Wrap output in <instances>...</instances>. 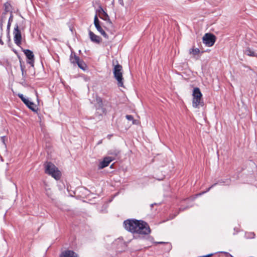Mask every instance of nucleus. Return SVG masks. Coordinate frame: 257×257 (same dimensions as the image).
Returning a JSON list of instances; mask_svg holds the SVG:
<instances>
[{"instance_id": "f257e3e1", "label": "nucleus", "mask_w": 257, "mask_h": 257, "mask_svg": "<svg viewBox=\"0 0 257 257\" xmlns=\"http://www.w3.org/2000/svg\"><path fill=\"white\" fill-rule=\"evenodd\" d=\"M123 224L126 230L133 234L148 235L151 233L149 224L141 220L127 219L124 221Z\"/></svg>"}, {"instance_id": "f03ea898", "label": "nucleus", "mask_w": 257, "mask_h": 257, "mask_svg": "<svg viewBox=\"0 0 257 257\" xmlns=\"http://www.w3.org/2000/svg\"><path fill=\"white\" fill-rule=\"evenodd\" d=\"M45 168L46 174L51 175L56 180H59L61 176L60 171L52 163L47 162L45 164Z\"/></svg>"}, {"instance_id": "7ed1b4c3", "label": "nucleus", "mask_w": 257, "mask_h": 257, "mask_svg": "<svg viewBox=\"0 0 257 257\" xmlns=\"http://www.w3.org/2000/svg\"><path fill=\"white\" fill-rule=\"evenodd\" d=\"M114 77L117 80L118 87H123V78L122 77V67L117 64L114 67L113 70Z\"/></svg>"}, {"instance_id": "20e7f679", "label": "nucleus", "mask_w": 257, "mask_h": 257, "mask_svg": "<svg viewBox=\"0 0 257 257\" xmlns=\"http://www.w3.org/2000/svg\"><path fill=\"white\" fill-rule=\"evenodd\" d=\"M202 94L200 90V89L198 87H196L194 89L193 91V101L192 105L194 107L197 108L200 104L203 103L202 101Z\"/></svg>"}, {"instance_id": "39448f33", "label": "nucleus", "mask_w": 257, "mask_h": 257, "mask_svg": "<svg viewBox=\"0 0 257 257\" xmlns=\"http://www.w3.org/2000/svg\"><path fill=\"white\" fill-rule=\"evenodd\" d=\"M215 36L211 33H206L203 37V42L208 47L213 46L215 42Z\"/></svg>"}, {"instance_id": "423d86ee", "label": "nucleus", "mask_w": 257, "mask_h": 257, "mask_svg": "<svg viewBox=\"0 0 257 257\" xmlns=\"http://www.w3.org/2000/svg\"><path fill=\"white\" fill-rule=\"evenodd\" d=\"M13 34L15 43L18 46L20 47L22 44V35L21 31L19 30V26L17 24L15 26Z\"/></svg>"}, {"instance_id": "0eeeda50", "label": "nucleus", "mask_w": 257, "mask_h": 257, "mask_svg": "<svg viewBox=\"0 0 257 257\" xmlns=\"http://www.w3.org/2000/svg\"><path fill=\"white\" fill-rule=\"evenodd\" d=\"M23 52L25 54L27 60V63L30 64L32 66H34V55L33 52L29 49H23Z\"/></svg>"}, {"instance_id": "6e6552de", "label": "nucleus", "mask_w": 257, "mask_h": 257, "mask_svg": "<svg viewBox=\"0 0 257 257\" xmlns=\"http://www.w3.org/2000/svg\"><path fill=\"white\" fill-rule=\"evenodd\" d=\"M94 24L97 30L105 38L108 39V36L105 32L103 30L100 25V22L97 18V15H95L94 20Z\"/></svg>"}, {"instance_id": "1a4fd4ad", "label": "nucleus", "mask_w": 257, "mask_h": 257, "mask_svg": "<svg viewBox=\"0 0 257 257\" xmlns=\"http://www.w3.org/2000/svg\"><path fill=\"white\" fill-rule=\"evenodd\" d=\"M114 160V158L109 157H105L103 158V160L100 162L98 165V169H102L108 166L109 164L112 161Z\"/></svg>"}, {"instance_id": "9d476101", "label": "nucleus", "mask_w": 257, "mask_h": 257, "mask_svg": "<svg viewBox=\"0 0 257 257\" xmlns=\"http://www.w3.org/2000/svg\"><path fill=\"white\" fill-rule=\"evenodd\" d=\"M99 16V17L103 19V20L109 22V23H111L109 17L107 14L103 10V9L100 7L98 10Z\"/></svg>"}, {"instance_id": "9b49d317", "label": "nucleus", "mask_w": 257, "mask_h": 257, "mask_svg": "<svg viewBox=\"0 0 257 257\" xmlns=\"http://www.w3.org/2000/svg\"><path fill=\"white\" fill-rule=\"evenodd\" d=\"M89 36L90 40L92 42L98 44L100 43V42L101 41V38L99 36L95 35L94 33H93L91 31H89Z\"/></svg>"}, {"instance_id": "f8f14e48", "label": "nucleus", "mask_w": 257, "mask_h": 257, "mask_svg": "<svg viewBox=\"0 0 257 257\" xmlns=\"http://www.w3.org/2000/svg\"><path fill=\"white\" fill-rule=\"evenodd\" d=\"M60 257H78V254L72 250H65L61 253Z\"/></svg>"}, {"instance_id": "ddd939ff", "label": "nucleus", "mask_w": 257, "mask_h": 257, "mask_svg": "<svg viewBox=\"0 0 257 257\" xmlns=\"http://www.w3.org/2000/svg\"><path fill=\"white\" fill-rule=\"evenodd\" d=\"M120 151L118 149L114 148L111 149L108 151V155H110L109 157L114 158V160L117 158V157L120 155Z\"/></svg>"}, {"instance_id": "4468645a", "label": "nucleus", "mask_w": 257, "mask_h": 257, "mask_svg": "<svg viewBox=\"0 0 257 257\" xmlns=\"http://www.w3.org/2000/svg\"><path fill=\"white\" fill-rule=\"evenodd\" d=\"M23 102L32 111H36V105L33 102L30 101L28 98H27Z\"/></svg>"}, {"instance_id": "2eb2a0df", "label": "nucleus", "mask_w": 257, "mask_h": 257, "mask_svg": "<svg viewBox=\"0 0 257 257\" xmlns=\"http://www.w3.org/2000/svg\"><path fill=\"white\" fill-rule=\"evenodd\" d=\"M225 183H226L225 181L222 180H219L218 181L217 183H215L213 184H212L210 187H209L205 191H203L201 193H200L198 195H201L203 194H204L205 193H206L207 192H208L212 188H213V187H214L215 186H216L217 184H219V185H223Z\"/></svg>"}, {"instance_id": "dca6fc26", "label": "nucleus", "mask_w": 257, "mask_h": 257, "mask_svg": "<svg viewBox=\"0 0 257 257\" xmlns=\"http://www.w3.org/2000/svg\"><path fill=\"white\" fill-rule=\"evenodd\" d=\"M44 187L46 191V194L48 197L51 198L53 193L51 190V189L49 187L48 185L45 182L44 183Z\"/></svg>"}, {"instance_id": "f3484780", "label": "nucleus", "mask_w": 257, "mask_h": 257, "mask_svg": "<svg viewBox=\"0 0 257 257\" xmlns=\"http://www.w3.org/2000/svg\"><path fill=\"white\" fill-rule=\"evenodd\" d=\"M79 57L75 53H71L70 57V61L72 63L75 64L79 60Z\"/></svg>"}, {"instance_id": "a211bd4d", "label": "nucleus", "mask_w": 257, "mask_h": 257, "mask_svg": "<svg viewBox=\"0 0 257 257\" xmlns=\"http://www.w3.org/2000/svg\"><path fill=\"white\" fill-rule=\"evenodd\" d=\"M244 53L249 56L256 57L257 55L255 53L249 48H247L244 52Z\"/></svg>"}, {"instance_id": "6ab92c4d", "label": "nucleus", "mask_w": 257, "mask_h": 257, "mask_svg": "<svg viewBox=\"0 0 257 257\" xmlns=\"http://www.w3.org/2000/svg\"><path fill=\"white\" fill-rule=\"evenodd\" d=\"M20 67L21 70L22 71V75L23 76V79L25 81L26 80V77H27V73L26 71L25 70V66L24 65H23L21 61H20Z\"/></svg>"}, {"instance_id": "aec40b11", "label": "nucleus", "mask_w": 257, "mask_h": 257, "mask_svg": "<svg viewBox=\"0 0 257 257\" xmlns=\"http://www.w3.org/2000/svg\"><path fill=\"white\" fill-rule=\"evenodd\" d=\"M76 64L80 69L83 70L85 69L86 64L82 60L79 59V60L76 62Z\"/></svg>"}, {"instance_id": "412c9836", "label": "nucleus", "mask_w": 257, "mask_h": 257, "mask_svg": "<svg viewBox=\"0 0 257 257\" xmlns=\"http://www.w3.org/2000/svg\"><path fill=\"white\" fill-rule=\"evenodd\" d=\"M13 15L12 12H11V15L9 19V21H8V25H7V31H8V33H9V31H10V27H11V23L13 21Z\"/></svg>"}, {"instance_id": "4be33fe9", "label": "nucleus", "mask_w": 257, "mask_h": 257, "mask_svg": "<svg viewBox=\"0 0 257 257\" xmlns=\"http://www.w3.org/2000/svg\"><path fill=\"white\" fill-rule=\"evenodd\" d=\"M11 8H12V6L11 5L8 3H7L5 4V12L4 13H6V14H7V13L9 12H12L11 11Z\"/></svg>"}, {"instance_id": "5701e85b", "label": "nucleus", "mask_w": 257, "mask_h": 257, "mask_svg": "<svg viewBox=\"0 0 257 257\" xmlns=\"http://www.w3.org/2000/svg\"><path fill=\"white\" fill-rule=\"evenodd\" d=\"M95 107L97 110H99L100 109H101V112H106V109L105 108L103 107V104H95Z\"/></svg>"}, {"instance_id": "b1692460", "label": "nucleus", "mask_w": 257, "mask_h": 257, "mask_svg": "<svg viewBox=\"0 0 257 257\" xmlns=\"http://www.w3.org/2000/svg\"><path fill=\"white\" fill-rule=\"evenodd\" d=\"M189 53L190 54L195 56L200 53V50L198 48L192 49L189 50Z\"/></svg>"}, {"instance_id": "393cba45", "label": "nucleus", "mask_w": 257, "mask_h": 257, "mask_svg": "<svg viewBox=\"0 0 257 257\" xmlns=\"http://www.w3.org/2000/svg\"><path fill=\"white\" fill-rule=\"evenodd\" d=\"M245 236L246 238H253L255 236L254 232H246L245 233Z\"/></svg>"}, {"instance_id": "a878e982", "label": "nucleus", "mask_w": 257, "mask_h": 257, "mask_svg": "<svg viewBox=\"0 0 257 257\" xmlns=\"http://www.w3.org/2000/svg\"><path fill=\"white\" fill-rule=\"evenodd\" d=\"M106 112H101V109H100L99 110H97L95 113V116L98 117L99 119H100V116H102L103 114H105Z\"/></svg>"}, {"instance_id": "bb28decb", "label": "nucleus", "mask_w": 257, "mask_h": 257, "mask_svg": "<svg viewBox=\"0 0 257 257\" xmlns=\"http://www.w3.org/2000/svg\"><path fill=\"white\" fill-rule=\"evenodd\" d=\"M7 20V14L6 13H3L0 22L2 23H5L6 21Z\"/></svg>"}, {"instance_id": "cd10ccee", "label": "nucleus", "mask_w": 257, "mask_h": 257, "mask_svg": "<svg viewBox=\"0 0 257 257\" xmlns=\"http://www.w3.org/2000/svg\"><path fill=\"white\" fill-rule=\"evenodd\" d=\"M96 104H100V105H102L103 104L102 99L100 97H96Z\"/></svg>"}, {"instance_id": "c85d7f7f", "label": "nucleus", "mask_w": 257, "mask_h": 257, "mask_svg": "<svg viewBox=\"0 0 257 257\" xmlns=\"http://www.w3.org/2000/svg\"><path fill=\"white\" fill-rule=\"evenodd\" d=\"M157 243H164V244H166V245H167V249L168 250H170L171 248V244L170 243H168L167 242H157Z\"/></svg>"}, {"instance_id": "c756f323", "label": "nucleus", "mask_w": 257, "mask_h": 257, "mask_svg": "<svg viewBox=\"0 0 257 257\" xmlns=\"http://www.w3.org/2000/svg\"><path fill=\"white\" fill-rule=\"evenodd\" d=\"M1 141L3 143V145L6 147V136L1 137Z\"/></svg>"}, {"instance_id": "7c9ffc66", "label": "nucleus", "mask_w": 257, "mask_h": 257, "mask_svg": "<svg viewBox=\"0 0 257 257\" xmlns=\"http://www.w3.org/2000/svg\"><path fill=\"white\" fill-rule=\"evenodd\" d=\"M126 118L128 120H133V123L134 124L135 122H134V117L132 115H126Z\"/></svg>"}, {"instance_id": "2f4dec72", "label": "nucleus", "mask_w": 257, "mask_h": 257, "mask_svg": "<svg viewBox=\"0 0 257 257\" xmlns=\"http://www.w3.org/2000/svg\"><path fill=\"white\" fill-rule=\"evenodd\" d=\"M18 96L21 98V99L22 100V101L23 102H24L25 100V99L27 98L22 94H19Z\"/></svg>"}, {"instance_id": "473e14b6", "label": "nucleus", "mask_w": 257, "mask_h": 257, "mask_svg": "<svg viewBox=\"0 0 257 257\" xmlns=\"http://www.w3.org/2000/svg\"><path fill=\"white\" fill-rule=\"evenodd\" d=\"M221 252V253H224V254H225L228 255H229L230 257H233V256H232L231 254H229V253L228 252H225V251H222V252Z\"/></svg>"}, {"instance_id": "72a5a7b5", "label": "nucleus", "mask_w": 257, "mask_h": 257, "mask_svg": "<svg viewBox=\"0 0 257 257\" xmlns=\"http://www.w3.org/2000/svg\"><path fill=\"white\" fill-rule=\"evenodd\" d=\"M189 207H188V206H187V207H186V208L181 207V208H180L179 210H180V211H184V210H185L186 209L188 208Z\"/></svg>"}, {"instance_id": "f704fd0d", "label": "nucleus", "mask_w": 257, "mask_h": 257, "mask_svg": "<svg viewBox=\"0 0 257 257\" xmlns=\"http://www.w3.org/2000/svg\"><path fill=\"white\" fill-rule=\"evenodd\" d=\"M3 23H2V22H0V28H1V30L2 31H3Z\"/></svg>"}, {"instance_id": "c9c22d12", "label": "nucleus", "mask_w": 257, "mask_h": 257, "mask_svg": "<svg viewBox=\"0 0 257 257\" xmlns=\"http://www.w3.org/2000/svg\"><path fill=\"white\" fill-rule=\"evenodd\" d=\"M118 2L121 5L123 6V0H118Z\"/></svg>"}, {"instance_id": "e433bc0d", "label": "nucleus", "mask_w": 257, "mask_h": 257, "mask_svg": "<svg viewBox=\"0 0 257 257\" xmlns=\"http://www.w3.org/2000/svg\"><path fill=\"white\" fill-rule=\"evenodd\" d=\"M111 136H112V135H108L107 136V138H108V139H110L111 138Z\"/></svg>"}, {"instance_id": "4c0bfd02", "label": "nucleus", "mask_w": 257, "mask_h": 257, "mask_svg": "<svg viewBox=\"0 0 257 257\" xmlns=\"http://www.w3.org/2000/svg\"><path fill=\"white\" fill-rule=\"evenodd\" d=\"M0 43L2 45H3L4 44V42L2 41V40L0 39Z\"/></svg>"}, {"instance_id": "58836bf2", "label": "nucleus", "mask_w": 257, "mask_h": 257, "mask_svg": "<svg viewBox=\"0 0 257 257\" xmlns=\"http://www.w3.org/2000/svg\"><path fill=\"white\" fill-rule=\"evenodd\" d=\"M229 181H230L229 180H226V182H227V184H229Z\"/></svg>"}, {"instance_id": "ea45409f", "label": "nucleus", "mask_w": 257, "mask_h": 257, "mask_svg": "<svg viewBox=\"0 0 257 257\" xmlns=\"http://www.w3.org/2000/svg\"><path fill=\"white\" fill-rule=\"evenodd\" d=\"M102 143V141H100L98 143V144H100Z\"/></svg>"}, {"instance_id": "a19ab883", "label": "nucleus", "mask_w": 257, "mask_h": 257, "mask_svg": "<svg viewBox=\"0 0 257 257\" xmlns=\"http://www.w3.org/2000/svg\"><path fill=\"white\" fill-rule=\"evenodd\" d=\"M155 204H152L151 205V207L152 208Z\"/></svg>"}, {"instance_id": "79ce46f5", "label": "nucleus", "mask_w": 257, "mask_h": 257, "mask_svg": "<svg viewBox=\"0 0 257 257\" xmlns=\"http://www.w3.org/2000/svg\"><path fill=\"white\" fill-rule=\"evenodd\" d=\"M8 35H9V40H10V36H9V34Z\"/></svg>"}]
</instances>
